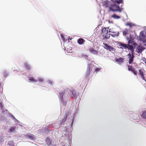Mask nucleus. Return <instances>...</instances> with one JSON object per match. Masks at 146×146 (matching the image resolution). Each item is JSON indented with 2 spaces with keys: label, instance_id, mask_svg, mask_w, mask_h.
Listing matches in <instances>:
<instances>
[{
  "label": "nucleus",
  "instance_id": "1",
  "mask_svg": "<svg viewBox=\"0 0 146 146\" xmlns=\"http://www.w3.org/2000/svg\"><path fill=\"white\" fill-rule=\"evenodd\" d=\"M106 0L103 1L102 3V6L108 9L109 11L121 12L123 8H121L119 4L123 3V0Z\"/></svg>",
  "mask_w": 146,
  "mask_h": 146
},
{
  "label": "nucleus",
  "instance_id": "2",
  "mask_svg": "<svg viewBox=\"0 0 146 146\" xmlns=\"http://www.w3.org/2000/svg\"><path fill=\"white\" fill-rule=\"evenodd\" d=\"M67 113H66L65 115H64V119L66 118V119H67L68 117V120L69 122L67 123L66 125L67 126L64 127V132H66L67 133H68L69 131V130L70 129L71 127H72V125L73 122V118L72 116L71 117V115H70L69 112L70 110ZM66 121V120L64 119V122Z\"/></svg>",
  "mask_w": 146,
  "mask_h": 146
},
{
  "label": "nucleus",
  "instance_id": "3",
  "mask_svg": "<svg viewBox=\"0 0 146 146\" xmlns=\"http://www.w3.org/2000/svg\"><path fill=\"white\" fill-rule=\"evenodd\" d=\"M76 95V91L74 90L71 91L68 88L64 90V98H67V100H69L70 97L72 98H75Z\"/></svg>",
  "mask_w": 146,
  "mask_h": 146
},
{
  "label": "nucleus",
  "instance_id": "4",
  "mask_svg": "<svg viewBox=\"0 0 146 146\" xmlns=\"http://www.w3.org/2000/svg\"><path fill=\"white\" fill-rule=\"evenodd\" d=\"M59 96L60 100V104L61 108L64 106V100L63 99L64 95V92L59 93Z\"/></svg>",
  "mask_w": 146,
  "mask_h": 146
},
{
  "label": "nucleus",
  "instance_id": "5",
  "mask_svg": "<svg viewBox=\"0 0 146 146\" xmlns=\"http://www.w3.org/2000/svg\"><path fill=\"white\" fill-rule=\"evenodd\" d=\"M134 54H131V53H129L127 55L129 59L128 63L129 64H132L133 63L134 58Z\"/></svg>",
  "mask_w": 146,
  "mask_h": 146
},
{
  "label": "nucleus",
  "instance_id": "6",
  "mask_svg": "<svg viewBox=\"0 0 146 146\" xmlns=\"http://www.w3.org/2000/svg\"><path fill=\"white\" fill-rule=\"evenodd\" d=\"M103 44L105 46V47H104V48L107 50H108L110 51L115 50V49L113 48V47L109 45L108 44L104 43H103Z\"/></svg>",
  "mask_w": 146,
  "mask_h": 146
},
{
  "label": "nucleus",
  "instance_id": "7",
  "mask_svg": "<svg viewBox=\"0 0 146 146\" xmlns=\"http://www.w3.org/2000/svg\"><path fill=\"white\" fill-rule=\"evenodd\" d=\"M145 49V48L142 45H140L137 46L136 48V52L138 53H141Z\"/></svg>",
  "mask_w": 146,
  "mask_h": 146
},
{
  "label": "nucleus",
  "instance_id": "8",
  "mask_svg": "<svg viewBox=\"0 0 146 146\" xmlns=\"http://www.w3.org/2000/svg\"><path fill=\"white\" fill-rule=\"evenodd\" d=\"M64 118H63L61 121L57 122L54 124H53V126L56 129H58L60 127L61 125H63V120Z\"/></svg>",
  "mask_w": 146,
  "mask_h": 146
},
{
  "label": "nucleus",
  "instance_id": "9",
  "mask_svg": "<svg viewBox=\"0 0 146 146\" xmlns=\"http://www.w3.org/2000/svg\"><path fill=\"white\" fill-rule=\"evenodd\" d=\"M16 127L11 126L9 128L8 131L9 133H15L16 132L15 129Z\"/></svg>",
  "mask_w": 146,
  "mask_h": 146
},
{
  "label": "nucleus",
  "instance_id": "10",
  "mask_svg": "<svg viewBox=\"0 0 146 146\" xmlns=\"http://www.w3.org/2000/svg\"><path fill=\"white\" fill-rule=\"evenodd\" d=\"M8 115H9V117H11L12 119L16 123H19V121L15 117L10 113L8 111Z\"/></svg>",
  "mask_w": 146,
  "mask_h": 146
},
{
  "label": "nucleus",
  "instance_id": "11",
  "mask_svg": "<svg viewBox=\"0 0 146 146\" xmlns=\"http://www.w3.org/2000/svg\"><path fill=\"white\" fill-rule=\"evenodd\" d=\"M119 46H121L120 47V48L121 49H123L124 48L125 49H126L128 48V45L127 44L123 42H120L119 43Z\"/></svg>",
  "mask_w": 146,
  "mask_h": 146
},
{
  "label": "nucleus",
  "instance_id": "12",
  "mask_svg": "<svg viewBox=\"0 0 146 146\" xmlns=\"http://www.w3.org/2000/svg\"><path fill=\"white\" fill-rule=\"evenodd\" d=\"M25 69L27 70V71H29L31 70V66L27 62H25L24 63Z\"/></svg>",
  "mask_w": 146,
  "mask_h": 146
},
{
  "label": "nucleus",
  "instance_id": "13",
  "mask_svg": "<svg viewBox=\"0 0 146 146\" xmlns=\"http://www.w3.org/2000/svg\"><path fill=\"white\" fill-rule=\"evenodd\" d=\"M139 37V38L140 40L141 41H143V40L146 37L144 34V32L143 31L141 32L140 33Z\"/></svg>",
  "mask_w": 146,
  "mask_h": 146
},
{
  "label": "nucleus",
  "instance_id": "14",
  "mask_svg": "<svg viewBox=\"0 0 146 146\" xmlns=\"http://www.w3.org/2000/svg\"><path fill=\"white\" fill-rule=\"evenodd\" d=\"M26 137L27 138H28L32 140H34L35 139V137L33 134H28L26 135Z\"/></svg>",
  "mask_w": 146,
  "mask_h": 146
},
{
  "label": "nucleus",
  "instance_id": "15",
  "mask_svg": "<svg viewBox=\"0 0 146 146\" xmlns=\"http://www.w3.org/2000/svg\"><path fill=\"white\" fill-rule=\"evenodd\" d=\"M119 31H113L112 34H109V35L113 37H115L119 36Z\"/></svg>",
  "mask_w": 146,
  "mask_h": 146
},
{
  "label": "nucleus",
  "instance_id": "16",
  "mask_svg": "<svg viewBox=\"0 0 146 146\" xmlns=\"http://www.w3.org/2000/svg\"><path fill=\"white\" fill-rule=\"evenodd\" d=\"M102 34L103 36H104L105 35H107L108 33V30L105 27L102 29Z\"/></svg>",
  "mask_w": 146,
  "mask_h": 146
},
{
  "label": "nucleus",
  "instance_id": "17",
  "mask_svg": "<svg viewBox=\"0 0 146 146\" xmlns=\"http://www.w3.org/2000/svg\"><path fill=\"white\" fill-rule=\"evenodd\" d=\"M139 72L142 79L143 80L145 81H146V80L145 79V78L144 77V75L143 72L142 71V70L141 69H139Z\"/></svg>",
  "mask_w": 146,
  "mask_h": 146
},
{
  "label": "nucleus",
  "instance_id": "18",
  "mask_svg": "<svg viewBox=\"0 0 146 146\" xmlns=\"http://www.w3.org/2000/svg\"><path fill=\"white\" fill-rule=\"evenodd\" d=\"M92 67V65H91L90 64H88L86 72V73L87 74H89L92 70V69H91V67Z\"/></svg>",
  "mask_w": 146,
  "mask_h": 146
},
{
  "label": "nucleus",
  "instance_id": "19",
  "mask_svg": "<svg viewBox=\"0 0 146 146\" xmlns=\"http://www.w3.org/2000/svg\"><path fill=\"white\" fill-rule=\"evenodd\" d=\"M45 141L47 143L48 145L49 146L52 144V141L48 137L47 138L46 140Z\"/></svg>",
  "mask_w": 146,
  "mask_h": 146
},
{
  "label": "nucleus",
  "instance_id": "20",
  "mask_svg": "<svg viewBox=\"0 0 146 146\" xmlns=\"http://www.w3.org/2000/svg\"><path fill=\"white\" fill-rule=\"evenodd\" d=\"M127 47L128 48H127L128 50H130L131 51V54H134V50L132 46L128 45V46Z\"/></svg>",
  "mask_w": 146,
  "mask_h": 146
},
{
  "label": "nucleus",
  "instance_id": "21",
  "mask_svg": "<svg viewBox=\"0 0 146 146\" xmlns=\"http://www.w3.org/2000/svg\"><path fill=\"white\" fill-rule=\"evenodd\" d=\"M84 40L82 38H79L77 42L79 44H82L84 42Z\"/></svg>",
  "mask_w": 146,
  "mask_h": 146
},
{
  "label": "nucleus",
  "instance_id": "22",
  "mask_svg": "<svg viewBox=\"0 0 146 146\" xmlns=\"http://www.w3.org/2000/svg\"><path fill=\"white\" fill-rule=\"evenodd\" d=\"M112 18H113L115 19H118L121 18L120 16L117 15L115 14H114L111 16Z\"/></svg>",
  "mask_w": 146,
  "mask_h": 146
},
{
  "label": "nucleus",
  "instance_id": "23",
  "mask_svg": "<svg viewBox=\"0 0 146 146\" xmlns=\"http://www.w3.org/2000/svg\"><path fill=\"white\" fill-rule=\"evenodd\" d=\"M90 51L92 53L95 54H97L98 53L97 51L93 48H91L90 49Z\"/></svg>",
  "mask_w": 146,
  "mask_h": 146
},
{
  "label": "nucleus",
  "instance_id": "24",
  "mask_svg": "<svg viewBox=\"0 0 146 146\" xmlns=\"http://www.w3.org/2000/svg\"><path fill=\"white\" fill-rule=\"evenodd\" d=\"M69 133H68V134H66V135H64L66 137V139L68 141V139L71 140L72 138V137L71 135H69Z\"/></svg>",
  "mask_w": 146,
  "mask_h": 146
},
{
  "label": "nucleus",
  "instance_id": "25",
  "mask_svg": "<svg viewBox=\"0 0 146 146\" xmlns=\"http://www.w3.org/2000/svg\"><path fill=\"white\" fill-rule=\"evenodd\" d=\"M129 31V30L126 28L125 29L124 31H123V34L124 36L126 35L128 33V32Z\"/></svg>",
  "mask_w": 146,
  "mask_h": 146
},
{
  "label": "nucleus",
  "instance_id": "26",
  "mask_svg": "<svg viewBox=\"0 0 146 146\" xmlns=\"http://www.w3.org/2000/svg\"><path fill=\"white\" fill-rule=\"evenodd\" d=\"M29 80L31 82H35V83H36L37 82V80H35V78L33 77H30L29 79Z\"/></svg>",
  "mask_w": 146,
  "mask_h": 146
},
{
  "label": "nucleus",
  "instance_id": "27",
  "mask_svg": "<svg viewBox=\"0 0 146 146\" xmlns=\"http://www.w3.org/2000/svg\"><path fill=\"white\" fill-rule=\"evenodd\" d=\"M126 25L127 26H129L130 27H132L135 26V24H133L131 23H126Z\"/></svg>",
  "mask_w": 146,
  "mask_h": 146
},
{
  "label": "nucleus",
  "instance_id": "28",
  "mask_svg": "<svg viewBox=\"0 0 146 146\" xmlns=\"http://www.w3.org/2000/svg\"><path fill=\"white\" fill-rule=\"evenodd\" d=\"M8 144L10 146H14V141H10L8 143Z\"/></svg>",
  "mask_w": 146,
  "mask_h": 146
},
{
  "label": "nucleus",
  "instance_id": "29",
  "mask_svg": "<svg viewBox=\"0 0 146 146\" xmlns=\"http://www.w3.org/2000/svg\"><path fill=\"white\" fill-rule=\"evenodd\" d=\"M123 59L122 58H117L116 60V61L117 62H123Z\"/></svg>",
  "mask_w": 146,
  "mask_h": 146
},
{
  "label": "nucleus",
  "instance_id": "30",
  "mask_svg": "<svg viewBox=\"0 0 146 146\" xmlns=\"http://www.w3.org/2000/svg\"><path fill=\"white\" fill-rule=\"evenodd\" d=\"M82 57H83L86 60H89L90 59H88V56L85 54H83L82 55Z\"/></svg>",
  "mask_w": 146,
  "mask_h": 146
},
{
  "label": "nucleus",
  "instance_id": "31",
  "mask_svg": "<svg viewBox=\"0 0 146 146\" xmlns=\"http://www.w3.org/2000/svg\"><path fill=\"white\" fill-rule=\"evenodd\" d=\"M2 111V113L4 114L5 115L7 113V111H8L6 109H5L4 108L3 109V110H1Z\"/></svg>",
  "mask_w": 146,
  "mask_h": 146
},
{
  "label": "nucleus",
  "instance_id": "32",
  "mask_svg": "<svg viewBox=\"0 0 146 146\" xmlns=\"http://www.w3.org/2000/svg\"><path fill=\"white\" fill-rule=\"evenodd\" d=\"M142 116L143 118L146 119V111L143 112L142 113Z\"/></svg>",
  "mask_w": 146,
  "mask_h": 146
},
{
  "label": "nucleus",
  "instance_id": "33",
  "mask_svg": "<svg viewBox=\"0 0 146 146\" xmlns=\"http://www.w3.org/2000/svg\"><path fill=\"white\" fill-rule=\"evenodd\" d=\"M4 108V105L2 102H0V109L1 110L3 109Z\"/></svg>",
  "mask_w": 146,
  "mask_h": 146
},
{
  "label": "nucleus",
  "instance_id": "34",
  "mask_svg": "<svg viewBox=\"0 0 146 146\" xmlns=\"http://www.w3.org/2000/svg\"><path fill=\"white\" fill-rule=\"evenodd\" d=\"M127 67H128V70L129 71H131L132 70H133L134 68H132V66H131L130 65H128Z\"/></svg>",
  "mask_w": 146,
  "mask_h": 146
},
{
  "label": "nucleus",
  "instance_id": "35",
  "mask_svg": "<svg viewBox=\"0 0 146 146\" xmlns=\"http://www.w3.org/2000/svg\"><path fill=\"white\" fill-rule=\"evenodd\" d=\"M37 81H38L39 82H43V79L42 78L38 77V78Z\"/></svg>",
  "mask_w": 146,
  "mask_h": 146
},
{
  "label": "nucleus",
  "instance_id": "36",
  "mask_svg": "<svg viewBox=\"0 0 146 146\" xmlns=\"http://www.w3.org/2000/svg\"><path fill=\"white\" fill-rule=\"evenodd\" d=\"M64 42L65 41H67L68 40L69 41V40H71V39H70V37L69 36H66L65 37H64Z\"/></svg>",
  "mask_w": 146,
  "mask_h": 146
},
{
  "label": "nucleus",
  "instance_id": "37",
  "mask_svg": "<svg viewBox=\"0 0 146 146\" xmlns=\"http://www.w3.org/2000/svg\"><path fill=\"white\" fill-rule=\"evenodd\" d=\"M134 42L133 41V40H129L128 42V44H129H129H133V43Z\"/></svg>",
  "mask_w": 146,
  "mask_h": 146
},
{
  "label": "nucleus",
  "instance_id": "38",
  "mask_svg": "<svg viewBox=\"0 0 146 146\" xmlns=\"http://www.w3.org/2000/svg\"><path fill=\"white\" fill-rule=\"evenodd\" d=\"M63 138V137H62L59 140V141L61 143V144L62 145V146H64V145H63L64 144V142L63 141L62 139Z\"/></svg>",
  "mask_w": 146,
  "mask_h": 146
},
{
  "label": "nucleus",
  "instance_id": "39",
  "mask_svg": "<svg viewBox=\"0 0 146 146\" xmlns=\"http://www.w3.org/2000/svg\"><path fill=\"white\" fill-rule=\"evenodd\" d=\"M131 72L135 75H137V71L136 70H135V69L132 70Z\"/></svg>",
  "mask_w": 146,
  "mask_h": 146
},
{
  "label": "nucleus",
  "instance_id": "40",
  "mask_svg": "<svg viewBox=\"0 0 146 146\" xmlns=\"http://www.w3.org/2000/svg\"><path fill=\"white\" fill-rule=\"evenodd\" d=\"M7 74H8L7 73V72L6 70L5 71L3 72V75L5 77H7Z\"/></svg>",
  "mask_w": 146,
  "mask_h": 146
},
{
  "label": "nucleus",
  "instance_id": "41",
  "mask_svg": "<svg viewBox=\"0 0 146 146\" xmlns=\"http://www.w3.org/2000/svg\"><path fill=\"white\" fill-rule=\"evenodd\" d=\"M4 141L3 137L2 135H1L0 136V141L2 142Z\"/></svg>",
  "mask_w": 146,
  "mask_h": 146
},
{
  "label": "nucleus",
  "instance_id": "42",
  "mask_svg": "<svg viewBox=\"0 0 146 146\" xmlns=\"http://www.w3.org/2000/svg\"><path fill=\"white\" fill-rule=\"evenodd\" d=\"M103 36L106 39H108L110 37V36L109 35H105L104 36Z\"/></svg>",
  "mask_w": 146,
  "mask_h": 146
},
{
  "label": "nucleus",
  "instance_id": "43",
  "mask_svg": "<svg viewBox=\"0 0 146 146\" xmlns=\"http://www.w3.org/2000/svg\"><path fill=\"white\" fill-rule=\"evenodd\" d=\"M60 36L62 39V41L64 42V34L62 33H61Z\"/></svg>",
  "mask_w": 146,
  "mask_h": 146
},
{
  "label": "nucleus",
  "instance_id": "44",
  "mask_svg": "<svg viewBox=\"0 0 146 146\" xmlns=\"http://www.w3.org/2000/svg\"><path fill=\"white\" fill-rule=\"evenodd\" d=\"M48 82V84H50V85H53V82H52L51 81V80H49Z\"/></svg>",
  "mask_w": 146,
  "mask_h": 146
},
{
  "label": "nucleus",
  "instance_id": "45",
  "mask_svg": "<svg viewBox=\"0 0 146 146\" xmlns=\"http://www.w3.org/2000/svg\"><path fill=\"white\" fill-rule=\"evenodd\" d=\"M100 68H96L95 69V71L96 72L100 70Z\"/></svg>",
  "mask_w": 146,
  "mask_h": 146
},
{
  "label": "nucleus",
  "instance_id": "46",
  "mask_svg": "<svg viewBox=\"0 0 146 146\" xmlns=\"http://www.w3.org/2000/svg\"><path fill=\"white\" fill-rule=\"evenodd\" d=\"M113 31H114L113 30L111 29H110L109 31V33H111V34L112 33V32H113Z\"/></svg>",
  "mask_w": 146,
  "mask_h": 146
},
{
  "label": "nucleus",
  "instance_id": "47",
  "mask_svg": "<svg viewBox=\"0 0 146 146\" xmlns=\"http://www.w3.org/2000/svg\"><path fill=\"white\" fill-rule=\"evenodd\" d=\"M143 42L145 43L144 45L146 46V39L145 40H143Z\"/></svg>",
  "mask_w": 146,
  "mask_h": 146
},
{
  "label": "nucleus",
  "instance_id": "48",
  "mask_svg": "<svg viewBox=\"0 0 146 146\" xmlns=\"http://www.w3.org/2000/svg\"><path fill=\"white\" fill-rule=\"evenodd\" d=\"M126 39H127V40H128V41L129 40H130L129 39V38H128V37H127L126 38Z\"/></svg>",
  "mask_w": 146,
  "mask_h": 146
},
{
  "label": "nucleus",
  "instance_id": "49",
  "mask_svg": "<svg viewBox=\"0 0 146 146\" xmlns=\"http://www.w3.org/2000/svg\"><path fill=\"white\" fill-rule=\"evenodd\" d=\"M144 33L145 37H146V32H144Z\"/></svg>",
  "mask_w": 146,
  "mask_h": 146
},
{
  "label": "nucleus",
  "instance_id": "50",
  "mask_svg": "<svg viewBox=\"0 0 146 146\" xmlns=\"http://www.w3.org/2000/svg\"><path fill=\"white\" fill-rule=\"evenodd\" d=\"M61 131H63V129H62H62H61Z\"/></svg>",
  "mask_w": 146,
  "mask_h": 146
},
{
  "label": "nucleus",
  "instance_id": "51",
  "mask_svg": "<svg viewBox=\"0 0 146 146\" xmlns=\"http://www.w3.org/2000/svg\"><path fill=\"white\" fill-rule=\"evenodd\" d=\"M66 49V48H65V47H64V50H65Z\"/></svg>",
  "mask_w": 146,
  "mask_h": 146
},
{
  "label": "nucleus",
  "instance_id": "52",
  "mask_svg": "<svg viewBox=\"0 0 146 146\" xmlns=\"http://www.w3.org/2000/svg\"><path fill=\"white\" fill-rule=\"evenodd\" d=\"M64 104H65V101H64Z\"/></svg>",
  "mask_w": 146,
  "mask_h": 146
},
{
  "label": "nucleus",
  "instance_id": "53",
  "mask_svg": "<svg viewBox=\"0 0 146 146\" xmlns=\"http://www.w3.org/2000/svg\"><path fill=\"white\" fill-rule=\"evenodd\" d=\"M75 97V98H76V96Z\"/></svg>",
  "mask_w": 146,
  "mask_h": 146
},
{
  "label": "nucleus",
  "instance_id": "54",
  "mask_svg": "<svg viewBox=\"0 0 146 146\" xmlns=\"http://www.w3.org/2000/svg\"><path fill=\"white\" fill-rule=\"evenodd\" d=\"M66 138H65V139H66ZM64 141L65 140V139H64Z\"/></svg>",
  "mask_w": 146,
  "mask_h": 146
}]
</instances>
